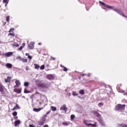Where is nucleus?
<instances>
[{
	"label": "nucleus",
	"mask_w": 127,
	"mask_h": 127,
	"mask_svg": "<svg viewBox=\"0 0 127 127\" xmlns=\"http://www.w3.org/2000/svg\"><path fill=\"white\" fill-rule=\"evenodd\" d=\"M125 109H126V105L125 104H118L115 107L116 111H120V112L124 111Z\"/></svg>",
	"instance_id": "1"
},
{
	"label": "nucleus",
	"mask_w": 127,
	"mask_h": 127,
	"mask_svg": "<svg viewBox=\"0 0 127 127\" xmlns=\"http://www.w3.org/2000/svg\"><path fill=\"white\" fill-rule=\"evenodd\" d=\"M113 10H114V11H116V12H117V13H118L120 15L124 16V17H126L127 18V16H126V15H125V14H124V12L123 11H122L121 9L116 8V9H114Z\"/></svg>",
	"instance_id": "2"
},
{
	"label": "nucleus",
	"mask_w": 127,
	"mask_h": 127,
	"mask_svg": "<svg viewBox=\"0 0 127 127\" xmlns=\"http://www.w3.org/2000/svg\"><path fill=\"white\" fill-rule=\"evenodd\" d=\"M14 28H11L9 30V33L8 34V36H12L13 37H14L15 36V34L14 33Z\"/></svg>",
	"instance_id": "3"
},
{
	"label": "nucleus",
	"mask_w": 127,
	"mask_h": 127,
	"mask_svg": "<svg viewBox=\"0 0 127 127\" xmlns=\"http://www.w3.org/2000/svg\"><path fill=\"white\" fill-rule=\"evenodd\" d=\"M99 3H100L101 4H102V5H103V6H105V7H106L107 8H113V6H110L109 5H107V4L105 3L103 1H99Z\"/></svg>",
	"instance_id": "4"
},
{
	"label": "nucleus",
	"mask_w": 127,
	"mask_h": 127,
	"mask_svg": "<svg viewBox=\"0 0 127 127\" xmlns=\"http://www.w3.org/2000/svg\"><path fill=\"white\" fill-rule=\"evenodd\" d=\"M55 78L53 74H48L47 75V78L48 79V80H54Z\"/></svg>",
	"instance_id": "5"
},
{
	"label": "nucleus",
	"mask_w": 127,
	"mask_h": 127,
	"mask_svg": "<svg viewBox=\"0 0 127 127\" xmlns=\"http://www.w3.org/2000/svg\"><path fill=\"white\" fill-rule=\"evenodd\" d=\"M67 110H68V108L66 107L65 105H63L60 108V111H65V113H67Z\"/></svg>",
	"instance_id": "6"
},
{
	"label": "nucleus",
	"mask_w": 127,
	"mask_h": 127,
	"mask_svg": "<svg viewBox=\"0 0 127 127\" xmlns=\"http://www.w3.org/2000/svg\"><path fill=\"white\" fill-rule=\"evenodd\" d=\"M98 121L100 125H101V126H103V127H105V126H106V125L105 124V122H104L103 120H102V118H99V119H98Z\"/></svg>",
	"instance_id": "7"
},
{
	"label": "nucleus",
	"mask_w": 127,
	"mask_h": 127,
	"mask_svg": "<svg viewBox=\"0 0 127 127\" xmlns=\"http://www.w3.org/2000/svg\"><path fill=\"white\" fill-rule=\"evenodd\" d=\"M12 54H13V53L11 52H10L4 54V56H5V57H10Z\"/></svg>",
	"instance_id": "8"
},
{
	"label": "nucleus",
	"mask_w": 127,
	"mask_h": 127,
	"mask_svg": "<svg viewBox=\"0 0 127 127\" xmlns=\"http://www.w3.org/2000/svg\"><path fill=\"white\" fill-rule=\"evenodd\" d=\"M28 47H29V49H33L34 48V44L33 42H31L29 44Z\"/></svg>",
	"instance_id": "9"
},
{
	"label": "nucleus",
	"mask_w": 127,
	"mask_h": 127,
	"mask_svg": "<svg viewBox=\"0 0 127 127\" xmlns=\"http://www.w3.org/2000/svg\"><path fill=\"white\" fill-rule=\"evenodd\" d=\"M19 59L21 60V61H22L23 63H27V61H28L27 59L22 58L20 57H19Z\"/></svg>",
	"instance_id": "10"
},
{
	"label": "nucleus",
	"mask_w": 127,
	"mask_h": 127,
	"mask_svg": "<svg viewBox=\"0 0 127 127\" xmlns=\"http://www.w3.org/2000/svg\"><path fill=\"white\" fill-rule=\"evenodd\" d=\"M4 80L5 83H9L11 80V77L7 76V78H5Z\"/></svg>",
	"instance_id": "11"
},
{
	"label": "nucleus",
	"mask_w": 127,
	"mask_h": 127,
	"mask_svg": "<svg viewBox=\"0 0 127 127\" xmlns=\"http://www.w3.org/2000/svg\"><path fill=\"white\" fill-rule=\"evenodd\" d=\"M45 123V120L43 119L41 121H39L38 122V125L39 126H43L44 125V123Z\"/></svg>",
	"instance_id": "12"
},
{
	"label": "nucleus",
	"mask_w": 127,
	"mask_h": 127,
	"mask_svg": "<svg viewBox=\"0 0 127 127\" xmlns=\"http://www.w3.org/2000/svg\"><path fill=\"white\" fill-rule=\"evenodd\" d=\"M41 110H43V107L40 108H34L33 109L34 112H40V111H41Z\"/></svg>",
	"instance_id": "13"
},
{
	"label": "nucleus",
	"mask_w": 127,
	"mask_h": 127,
	"mask_svg": "<svg viewBox=\"0 0 127 127\" xmlns=\"http://www.w3.org/2000/svg\"><path fill=\"white\" fill-rule=\"evenodd\" d=\"M14 92H15V93H17V94H20V93H21V90L19 89L14 88Z\"/></svg>",
	"instance_id": "14"
},
{
	"label": "nucleus",
	"mask_w": 127,
	"mask_h": 127,
	"mask_svg": "<svg viewBox=\"0 0 127 127\" xmlns=\"http://www.w3.org/2000/svg\"><path fill=\"white\" fill-rule=\"evenodd\" d=\"M19 125H20V121L17 120L14 122V126L15 127H17Z\"/></svg>",
	"instance_id": "15"
},
{
	"label": "nucleus",
	"mask_w": 127,
	"mask_h": 127,
	"mask_svg": "<svg viewBox=\"0 0 127 127\" xmlns=\"http://www.w3.org/2000/svg\"><path fill=\"white\" fill-rule=\"evenodd\" d=\"M0 92H1L2 94V92H3V85H2V84H1V82H0Z\"/></svg>",
	"instance_id": "16"
},
{
	"label": "nucleus",
	"mask_w": 127,
	"mask_h": 127,
	"mask_svg": "<svg viewBox=\"0 0 127 127\" xmlns=\"http://www.w3.org/2000/svg\"><path fill=\"white\" fill-rule=\"evenodd\" d=\"M60 66L62 67V68H64V72H67V71H68V68H67V67H65L64 65H62V64H61L60 65Z\"/></svg>",
	"instance_id": "17"
},
{
	"label": "nucleus",
	"mask_w": 127,
	"mask_h": 127,
	"mask_svg": "<svg viewBox=\"0 0 127 127\" xmlns=\"http://www.w3.org/2000/svg\"><path fill=\"white\" fill-rule=\"evenodd\" d=\"M6 67L7 68H9V69H10L12 68V64H6Z\"/></svg>",
	"instance_id": "18"
},
{
	"label": "nucleus",
	"mask_w": 127,
	"mask_h": 127,
	"mask_svg": "<svg viewBox=\"0 0 127 127\" xmlns=\"http://www.w3.org/2000/svg\"><path fill=\"white\" fill-rule=\"evenodd\" d=\"M51 109L52 110V111H53V112H56L57 111V108L54 106H51Z\"/></svg>",
	"instance_id": "19"
},
{
	"label": "nucleus",
	"mask_w": 127,
	"mask_h": 127,
	"mask_svg": "<svg viewBox=\"0 0 127 127\" xmlns=\"http://www.w3.org/2000/svg\"><path fill=\"white\" fill-rule=\"evenodd\" d=\"M49 87H50V83H45L44 88H49Z\"/></svg>",
	"instance_id": "20"
},
{
	"label": "nucleus",
	"mask_w": 127,
	"mask_h": 127,
	"mask_svg": "<svg viewBox=\"0 0 127 127\" xmlns=\"http://www.w3.org/2000/svg\"><path fill=\"white\" fill-rule=\"evenodd\" d=\"M15 84L17 87H19V86H20V81H19V80H17L15 81Z\"/></svg>",
	"instance_id": "21"
},
{
	"label": "nucleus",
	"mask_w": 127,
	"mask_h": 127,
	"mask_svg": "<svg viewBox=\"0 0 127 127\" xmlns=\"http://www.w3.org/2000/svg\"><path fill=\"white\" fill-rule=\"evenodd\" d=\"M12 46H13V47H19V44L16 43H14V44H12Z\"/></svg>",
	"instance_id": "22"
},
{
	"label": "nucleus",
	"mask_w": 127,
	"mask_h": 127,
	"mask_svg": "<svg viewBox=\"0 0 127 127\" xmlns=\"http://www.w3.org/2000/svg\"><path fill=\"white\" fill-rule=\"evenodd\" d=\"M83 123L85 124V125L87 126V127H90V125H91L90 124L88 123V121L87 120H85L83 122Z\"/></svg>",
	"instance_id": "23"
},
{
	"label": "nucleus",
	"mask_w": 127,
	"mask_h": 127,
	"mask_svg": "<svg viewBox=\"0 0 127 127\" xmlns=\"http://www.w3.org/2000/svg\"><path fill=\"white\" fill-rule=\"evenodd\" d=\"M22 45V46H21L20 48H19V50H20V51H21V50H22L23 47H24L25 46V43H23Z\"/></svg>",
	"instance_id": "24"
},
{
	"label": "nucleus",
	"mask_w": 127,
	"mask_h": 127,
	"mask_svg": "<svg viewBox=\"0 0 127 127\" xmlns=\"http://www.w3.org/2000/svg\"><path fill=\"white\" fill-rule=\"evenodd\" d=\"M79 93L80 94V95H85V91L84 90H79Z\"/></svg>",
	"instance_id": "25"
},
{
	"label": "nucleus",
	"mask_w": 127,
	"mask_h": 127,
	"mask_svg": "<svg viewBox=\"0 0 127 127\" xmlns=\"http://www.w3.org/2000/svg\"><path fill=\"white\" fill-rule=\"evenodd\" d=\"M34 66L35 69H39L40 68V66L39 65H38V64H35Z\"/></svg>",
	"instance_id": "26"
},
{
	"label": "nucleus",
	"mask_w": 127,
	"mask_h": 127,
	"mask_svg": "<svg viewBox=\"0 0 127 127\" xmlns=\"http://www.w3.org/2000/svg\"><path fill=\"white\" fill-rule=\"evenodd\" d=\"M97 127V122H95L94 124H90V127Z\"/></svg>",
	"instance_id": "27"
},
{
	"label": "nucleus",
	"mask_w": 127,
	"mask_h": 127,
	"mask_svg": "<svg viewBox=\"0 0 127 127\" xmlns=\"http://www.w3.org/2000/svg\"><path fill=\"white\" fill-rule=\"evenodd\" d=\"M69 124L70 123L69 122H63V126H69Z\"/></svg>",
	"instance_id": "28"
},
{
	"label": "nucleus",
	"mask_w": 127,
	"mask_h": 127,
	"mask_svg": "<svg viewBox=\"0 0 127 127\" xmlns=\"http://www.w3.org/2000/svg\"><path fill=\"white\" fill-rule=\"evenodd\" d=\"M45 83H41L39 84V87H41L42 88H44Z\"/></svg>",
	"instance_id": "29"
},
{
	"label": "nucleus",
	"mask_w": 127,
	"mask_h": 127,
	"mask_svg": "<svg viewBox=\"0 0 127 127\" xmlns=\"http://www.w3.org/2000/svg\"><path fill=\"white\" fill-rule=\"evenodd\" d=\"M12 116H13V117H16V116H17V112L16 111L12 113Z\"/></svg>",
	"instance_id": "30"
},
{
	"label": "nucleus",
	"mask_w": 127,
	"mask_h": 127,
	"mask_svg": "<svg viewBox=\"0 0 127 127\" xmlns=\"http://www.w3.org/2000/svg\"><path fill=\"white\" fill-rule=\"evenodd\" d=\"M24 93H25V94H28V93H30V91H29L28 90H27V89H25Z\"/></svg>",
	"instance_id": "31"
},
{
	"label": "nucleus",
	"mask_w": 127,
	"mask_h": 127,
	"mask_svg": "<svg viewBox=\"0 0 127 127\" xmlns=\"http://www.w3.org/2000/svg\"><path fill=\"white\" fill-rule=\"evenodd\" d=\"M9 17H10L9 16H7L6 17V20L7 22H9Z\"/></svg>",
	"instance_id": "32"
},
{
	"label": "nucleus",
	"mask_w": 127,
	"mask_h": 127,
	"mask_svg": "<svg viewBox=\"0 0 127 127\" xmlns=\"http://www.w3.org/2000/svg\"><path fill=\"white\" fill-rule=\"evenodd\" d=\"M103 106H104V103L100 102L98 104V107H103Z\"/></svg>",
	"instance_id": "33"
},
{
	"label": "nucleus",
	"mask_w": 127,
	"mask_h": 127,
	"mask_svg": "<svg viewBox=\"0 0 127 127\" xmlns=\"http://www.w3.org/2000/svg\"><path fill=\"white\" fill-rule=\"evenodd\" d=\"M41 70H44L45 69V66L44 65H42L40 67Z\"/></svg>",
	"instance_id": "34"
},
{
	"label": "nucleus",
	"mask_w": 127,
	"mask_h": 127,
	"mask_svg": "<svg viewBox=\"0 0 127 127\" xmlns=\"http://www.w3.org/2000/svg\"><path fill=\"white\" fill-rule=\"evenodd\" d=\"M25 87H28V85H29V83L27 82H25L24 84Z\"/></svg>",
	"instance_id": "35"
},
{
	"label": "nucleus",
	"mask_w": 127,
	"mask_h": 127,
	"mask_svg": "<svg viewBox=\"0 0 127 127\" xmlns=\"http://www.w3.org/2000/svg\"><path fill=\"white\" fill-rule=\"evenodd\" d=\"M70 119H71V120H74V119H75V115H71L70 116Z\"/></svg>",
	"instance_id": "36"
},
{
	"label": "nucleus",
	"mask_w": 127,
	"mask_h": 127,
	"mask_svg": "<svg viewBox=\"0 0 127 127\" xmlns=\"http://www.w3.org/2000/svg\"><path fill=\"white\" fill-rule=\"evenodd\" d=\"M3 2H4L7 4V3H8V0H3Z\"/></svg>",
	"instance_id": "37"
},
{
	"label": "nucleus",
	"mask_w": 127,
	"mask_h": 127,
	"mask_svg": "<svg viewBox=\"0 0 127 127\" xmlns=\"http://www.w3.org/2000/svg\"><path fill=\"white\" fill-rule=\"evenodd\" d=\"M118 127H125V124H120L118 125Z\"/></svg>",
	"instance_id": "38"
},
{
	"label": "nucleus",
	"mask_w": 127,
	"mask_h": 127,
	"mask_svg": "<svg viewBox=\"0 0 127 127\" xmlns=\"http://www.w3.org/2000/svg\"><path fill=\"white\" fill-rule=\"evenodd\" d=\"M50 60H53V61L56 60V58H54V57H51Z\"/></svg>",
	"instance_id": "39"
},
{
	"label": "nucleus",
	"mask_w": 127,
	"mask_h": 127,
	"mask_svg": "<svg viewBox=\"0 0 127 127\" xmlns=\"http://www.w3.org/2000/svg\"><path fill=\"white\" fill-rule=\"evenodd\" d=\"M72 94L73 96H78V94L76 92H73Z\"/></svg>",
	"instance_id": "40"
},
{
	"label": "nucleus",
	"mask_w": 127,
	"mask_h": 127,
	"mask_svg": "<svg viewBox=\"0 0 127 127\" xmlns=\"http://www.w3.org/2000/svg\"><path fill=\"white\" fill-rule=\"evenodd\" d=\"M15 109H19V106H18V104H16L15 106Z\"/></svg>",
	"instance_id": "41"
},
{
	"label": "nucleus",
	"mask_w": 127,
	"mask_h": 127,
	"mask_svg": "<svg viewBox=\"0 0 127 127\" xmlns=\"http://www.w3.org/2000/svg\"><path fill=\"white\" fill-rule=\"evenodd\" d=\"M28 58L29 59L31 60V59H32V57H31V56H28Z\"/></svg>",
	"instance_id": "42"
},
{
	"label": "nucleus",
	"mask_w": 127,
	"mask_h": 127,
	"mask_svg": "<svg viewBox=\"0 0 127 127\" xmlns=\"http://www.w3.org/2000/svg\"><path fill=\"white\" fill-rule=\"evenodd\" d=\"M97 117H98V118H101V115H100V114L99 113H97Z\"/></svg>",
	"instance_id": "43"
},
{
	"label": "nucleus",
	"mask_w": 127,
	"mask_h": 127,
	"mask_svg": "<svg viewBox=\"0 0 127 127\" xmlns=\"http://www.w3.org/2000/svg\"><path fill=\"white\" fill-rule=\"evenodd\" d=\"M84 76H87V74L83 73L81 74V77H84Z\"/></svg>",
	"instance_id": "44"
},
{
	"label": "nucleus",
	"mask_w": 127,
	"mask_h": 127,
	"mask_svg": "<svg viewBox=\"0 0 127 127\" xmlns=\"http://www.w3.org/2000/svg\"><path fill=\"white\" fill-rule=\"evenodd\" d=\"M29 127H35L33 125H30Z\"/></svg>",
	"instance_id": "45"
},
{
	"label": "nucleus",
	"mask_w": 127,
	"mask_h": 127,
	"mask_svg": "<svg viewBox=\"0 0 127 127\" xmlns=\"http://www.w3.org/2000/svg\"><path fill=\"white\" fill-rule=\"evenodd\" d=\"M51 113V111H50L47 112V113H46V115H49V113Z\"/></svg>",
	"instance_id": "46"
},
{
	"label": "nucleus",
	"mask_w": 127,
	"mask_h": 127,
	"mask_svg": "<svg viewBox=\"0 0 127 127\" xmlns=\"http://www.w3.org/2000/svg\"><path fill=\"white\" fill-rule=\"evenodd\" d=\"M15 110H16V109L15 108V107H14L13 108H12L11 109V111H14Z\"/></svg>",
	"instance_id": "47"
},
{
	"label": "nucleus",
	"mask_w": 127,
	"mask_h": 127,
	"mask_svg": "<svg viewBox=\"0 0 127 127\" xmlns=\"http://www.w3.org/2000/svg\"><path fill=\"white\" fill-rule=\"evenodd\" d=\"M25 55H26V56H29V53H26Z\"/></svg>",
	"instance_id": "48"
},
{
	"label": "nucleus",
	"mask_w": 127,
	"mask_h": 127,
	"mask_svg": "<svg viewBox=\"0 0 127 127\" xmlns=\"http://www.w3.org/2000/svg\"><path fill=\"white\" fill-rule=\"evenodd\" d=\"M86 76H88V77H90L91 76V74L90 73H89Z\"/></svg>",
	"instance_id": "49"
},
{
	"label": "nucleus",
	"mask_w": 127,
	"mask_h": 127,
	"mask_svg": "<svg viewBox=\"0 0 127 127\" xmlns=\"http://www.w3.org/2000/svg\"><path fill=\"white\" fill-rule=\"evenodd\" d=\"M43 127H49L48 126V125H44Z\"/></svg>",
	"instance_id": "50"
},
{
	"label": "nucleus",
	"mask_w": 127,
	"mask_h": 127,
	"mask_svg": "<svg viewBox=\"0 0 127 127\" xmlns=\"http://www.w3.org/2000/svg\"><path fill=\"white\" fill-rule=\"evenodd\" d=\"M124 127H127V125L124 124Z\"/></svg>",
	"instance_id": "51"
},
{
	"label": "nucleus",
	"mask_w": 127,
	"mask_h": 127,
	"mask_svg": "<svg viewBox=\"0 0 127 127\" xmlns=\"http://www.w3.org/2000/svg\"><path fill=\"white\" fill-rule=\"evenodd\" d=\"M17 119H18V117H15L14 118V120H17Z\"/></svg>",
	"instance_id": "52"
},
{
	"label": "nucleus",
	"mask_w": 127,
	"mask_h": 127,
	"mask_svg": "<svg viewBox=\"0 0 127 127\" xmlns=\"http://www.w3.org/2000/svg\"><path fill=\"white\" fill-rule=\"evenodd\" d=\"M16 87H17V85H16L14 86V88H16Z\"/></svg>",
	"instance_id": "53"
},
{
	"label": "nucleus",
	"mask_w": 127,
	"mask_h": 127,
	"mask_svg": "<svg viewBox=\"0 0 127 127\" xmlns=\"http://www.w3.org/2000/svg\"><path fill=\"white\" fill-rule=\"evenodd\" d=\"M38 45H41V43H38Z\"/></svg>",
	"instance_id": "54"
},
{
	"label": "nucleus",
	"mask_w": 127,
	"mask_h": 127,
	"mask_svg": "<svg viewBox=\"0 0 127 127\" xmlns=\"http://www.w3.org/2000/svg\"><path fill=\"white\" fill-rule=\"evenodd\" d=\"M6 5H7V4L6 3V4H5V6H6Z\"/></svg>",
	"instance_id": "55"
}]
</instances>
